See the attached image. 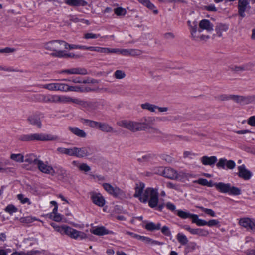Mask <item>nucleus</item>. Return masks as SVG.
Masks as SVG:
<instances>
[{
	"mask_svg": "<svg viewBox=\"0 0 255 255\" xmlns=\"http://www.w3.org/2000/svg\"><path fill=\"white\" fill-rule=\"evenodd\" d=\"M145 185L143 182L136 183L134 197L143 203H148L150 208L156 207L159 202L158 189L152 187L145 189Z\"/></svg>",
	"mask_w": 255,
	"mask_h": 255,
	"instance_id": "f257e3e1",
	"label": "nucleus"
},
{
	"mask_svg": "<svg viewBox=\"0 0 255 255\" xmlns=\"http://www.w3.org/2000/svg\"><path fill=\"white\" fill-rule=\"evenodd\" d=\"M189 27L192 38L196 41H207L209 39L208 35L201 34L203 30H206L208 32L213 31L214 25L208 19H202L199 23V29H197V23L194 21L192 23L190 21L187 22Z\"/></svg>",
	"mask_w": 255,
	"mask_h": 255,
	"instance_id": "f03ea898",
	"label": "nucleus"
},
{
	"mask_svg": "<svg viewBox=\"0 0 255 255\" xmlns=\"http://www.w3.org/2000/svg\"><path fill=\"white\" fill-rule=\"evenodd\" d=\"M155 122L154 118L152 117H144L140 122H135L124 120L117 122V125L126 128L131 131L145 130L150 128Z\"/></svg>",
	"mask_w": 255,
	"mask_h": 255,
	"instance_id": "7ed1b4c3",
	"label": "nucleus"
},
{
	"mask_svg": "<svg viewBox=\"0 0 255 255\" xmlns=\"http://www.w3.org/2000/svg\"><path fill=\"white\" fill-rule=\"evenodd\" d=\"M67 42L63 40H51L43 44L45 50L52 52V55L59 58L74 57L73 53H67L61 49L67 46Z\"/></svg>",
	"mask_w": 255,
	"mask_h": 255,
	"instance_id": "20e7f679",
	"label": "nucleus"
},
{
	"mask_svg": "<svg viewBox=\"0 0 255 255\" xmlns=\"http://www.w3.org/2000/svg\"><path fill=\"white\" fill-rule=\"evenodd\" d=\"M38 100L45 103L68 104L79 103V99L65 95L60 94H40Z\"/></svg>",
	"mask_w": 255,
	"mask_h": 255,
	"instance_id": "39448f33",
	"label": "nucleus"
},
{
	"mask_svg": "<svg viewBox=\"0 0 255 255\" xmlns=\"http://www.w3.org/2000/svg\"><path fill=\"white\" fill-rule=\"evenodd\" d=\"M19 139L22 141H48L57 140L59 139V137L51 134L40 133L22 135Z\"/></svg>",
	"mask_w": 255,
	"mask_h": 255,
	"instance_id": "423d86ee",
	"label": "nucleus"
},
{
	"mask_svg": "<svg viewBox=\"0 0 255 255\" xmlns=\"http://www.w3.org/2000/svg\"><path fill=\"white\" fill-rule=\"evenodd\" d=\"M213 186H215L217 190L223 193H228L233 195H239L241 193V190L239 188L231 186L229 183H215Z\"/></svg>",
	"mask_w": 255,
	"mask_h": 255,
	"instance_id": "0eeeda50",
	"label": "nucleus"
},
{
	"mask_svg": "<svg viewBox=\"0 0 255 255\" xmlns=\"http://www.w3.org/2000/svg\"><path fill=\"white\" fill-rule=\"evenodd\" d=\"M114 53L125 56H138L142 54L141 50L136 49L106 48V54Z\"/></svg>",
	"mask_w": 255,
	"mask_h": 255,
	"instance_id": "6e6552de",
	"label": "nucleus"
},
{
	"mask_svg": "<svg viewBox=\"0 0 255 255\" xmlns=\"http://www.w3.org/2000/svg\"><path fill=\"white\" fill-rule=\"evenodd\" d=\"M36 165L40 171L43 173L54 176L56 172L54 168L47 162H43L42 160H36Z\"/></svg>",
	"mask_w": 255,
	"mask_h": 255,
	"instance_id": "1a4fd4ad",
	"label": "nucleus"
},
{
	"mask_svg": "<svg viewBox=\"0 0 255 255\" xmlns=\"http://www.w3.org/2000/svg\"><path fill=\"white\" fill-rule=\"evenodd\" d=\"M65 234L75 239H79L82 240L87 238L86 234L84 232L78 231L69 226H67Z\"/></svg>",
	"mask_w": 255,
	"mask_h": 255,
	"instance_id": "9d476101",
	"label": "nucleus"
},
{
	"mask_svg": "<svg viewBox=\"0 0 255 255\" xmlns=\"http://www.w3.org/2000/svg\"><path fill=\"white\" fill-rule=\"evenodd\" d=\"M216 166L219 169L232 170L235 167L236 163L233 160H228L225 158H222L218 160Z\"/></svg>",
	"mask_w": 255,
	"mask_h": 255,
	"instance_id": "9b49d317",
	"label": "nucleus"
},
{
	"mask_svg": "<svg viewBox=\"0 0 255 255\" xmlns=\"http://www.w3.org/2000/svg\"><path fill=\"white\" fill-rule=\"evenodd\" d=\"M103 187L109 194L114 196L120 197L124 195L123 190L117 187H113L109 183L103 184Z\"/></svg>",
	"mask_w": 255,
	"mask_h": 255,
	"instance_id": "f8f14e48",
	"label": "nucleus"
},
{
	"mask_svg": "<svg viewBox=\"0 0 255 255\" xmlns=\"http://www.w3.org/2000/svg\"><path fill=\"white\" fill-rule=\"evenodd\" d=\"M239 224L247 230H251L255 232V221L254 220L247 217L242 218L239 220Z\"/></svg>",
	"mask_w": 255,
	"mask_h": 255,
	"instance_id": "ddd939ff",
	"label": "nucleus"
},
{
	"mask_svg": "<svg viewBox=\"0 0 255 255\" xmlns=\"http://www.w3.org/2000/svg\"><path fill=\"white\" fill-rule=\"evenodd\" d=\"M59 74L67 75L73 74L86 75L87 71L86 69L81 67H73L69 69H64L59 72Z\"/></svg>",
	"mask_w": 255,
	"mask_h": 255,
	"instance_id": "4468645a",
	"label": "nucleus"
},
{
	"mask_svg": "<svg viewBox=\"0 0 255 255\" xmlns=\"http://www.w3.org/2000/svg\"><path fill=\"white\" fill-rule=\"evenodd\" d=\"M90 198L92 202L96 205L102 207L105 204V200L104 197L100 193L95 192H91Z\"/></svg>",
	"mask_w": 255,
	"mask_h": 255,
	"instance_id": "2eb2a0df",
	"label": "nucleus"
},
{
	"mask_svg": "<svg viewBox=\"0 0 255 255\" xmlns=\"http://www.w3.org/2000/svg\"><path fill=\"white\" fill-rule=\"evenodd\" d=\"M182 227L192 235L206 237L209 234L208 231L207 230L201 228H191L189 225H184L182 226Z\"/></svg>",
	"mask_w": 255,
	"mask_h": 255,
	"instance_id": "dca6fc26",
	"label": "nucleus"
},
{
	"mask_svg": "<svg viewBox=\"0 0 255 255\" xmlns=\"http://www.w3.org/2000/svg\"><path fill=\"white\" fill-rule=\"evenodd\" d=\"M238 175L245 180H249L252 176V173L248 170L244 164L238 167Z\"/></svg>",
	"mask_w": 255,
	"mask_h": 255,
	"instance_id": "f3484780",
	"label": "nucleus"
},
{
	"mask_svg": "<svg viewBox=\"0 0 255 255\" xmlns=\"http://www.w3.org/2000/svg\"><path fill=\"white\" fill-rule=\"evenodd\" d=\"M90 154V149L88 147L81 148L75 147V156L78 158H83Z\"/></svg>",
	"mask_w": 255,
	"mask_h": 255,
	"instance_id": "a211bd4d",
	"label": "nucleus"
},
{
	"mask_svg": "<svg viewBox=\"0 0 255 255\" xmlns=\"http://www.w3.org/2000/svg\"><path fill=\"white\" fill-rule=\"evenodd\" d=\"M200 160L203 165L213 166L218 160L215 156H203L200 158Z\"/></svg>",
	"mask_w": 255,
	"mask_h": 255,
	"instance_id": "6ab92c4d",
	"label": "nucleus"
},
{
	"mask_svg": "<svg viewBox=\"0 0 255 255\" xmlns=\"http://www.w3.org/2000/svg\"><path fill=\"white\" fill-rule=\"evenodd\" d=\"M231 100L240 104H247L251 102L252 98L251 97H245L243 96L231 95Z\"/></svg>",
	"mask_w": 255,
	"mask_h": 255,
	"instance_id": "aec40b11",
	"label": "nucleus"
},
{
	"mask_svg": "<svg viewBox=\"0 0 255 255\" xmlns=\"http://www.w3.org/2000/svg\"><path fill=\"white\" fill-rule=\"evenodd\" d=\"M229 28L227 23H218L215 26V31L218 37H221L223 33L227 32Z\"/></svg>",
	"mask_w": 255,
	"mask_h": 255,
	"instance_id": "412c9836",
	"label": "nucleus"
},
{
	"mask_svg": "<svg viewBox=\"0 0 255 255\" xmlns=\"http://www.w3.org/2000/svg\"><path fill=\"white\" fill-rule=\"evenodd\" d=\"M96 128L107 133H114L116 132L114 128L106 123L98 122Z\"/></svg>",
	"mask_w": 255,
	"mask_h": 255,
	"instance_id": "4be33fe9",
	"label": "nucleus"
},
{
	"mask_svg": "<svg viewBox=\"0 0 255 255\" xmlns=\"http://www.w3.org/2000/svg\"><path fill=\"white\" fill-rule=\"evenodd\" d=\"M144 225L143 227L148 231H153L154 230H159L160 229L161 225L160 223L155 224L152 222H148L144 221L143 222Z\"/></svg>",
	"mask_w": 255,
	"mask_h": 255,
	"instance_id": "5701e85b",
	"label": "nucleus"
},
{
	"mask_svg": "<svg viewBox=\"0 0 255 255\" xmlns=\"http://www.w3.org/2000/svg\"><path fill=\"white\" fill-rule=\"evenodd\" d=\"M91 232L94 235L98 236H103L113 233L112 231L108 230L103 226L97 227L95 229L91 230Z\"/></svg>",
	"mask_w": 255,
	"mask_h": 255,
	"instance_id": "b1692460",
	"label": "nucleus"
},
{
	"mask_svg": "<svg viewBox=\"0 0 255 255\" xmlns=\"http://www.w3.org/2000/svg\"><path fill=\"white\" fill-rule=\"evenodd\" d=\"M163 176L170 179H175L176 177V171L171 168H164L163 171Z\"/></svg>",
	"mask_w": 255,
	"mask_h": 255,
	"instance_id": "393cba45",
	"label": "nucleus"
},
{
	"mask_svg": "<svg viewBox=\"0 0 255 255\" xmlns=\"http://www.w3.org/2000/svg\"><path fill=\"white\" fill-rule=\"evenodd\" d=\"M65 3L71 6H85L87 2L84 0H64Z\"/></svg>",
	"mask_w": 255,
	"mask_h": 255,
	"instance_id": "a878e982",
	"label": "nucleus"
},
{
	"mask_svg": "<svg viewBox=\"0 0 255 255\" xmlns=\"http://www.w3.org/2000/svg\"><path fill=\"white\" fill-rule=\"evenodd\" d=\"M195 177V175L190 173H187L184 171H180L178 173L176 171V177L175 180L182 181L184 179H188L190 178H193Z\"/></svg>",
	"mask_w": 255,
	"mask_h": 255,
	"instance_id": "bb28decb",
	"label": "nucleus"
},
{
	"mask_svg": "<svg viewBox=\"0 0 255 255\" xmlns=\"http://www.w3.org/2000/svg\"><path fill=\"white\" fill-rule=\"evenodd\" d=\"M68 128L73 134L78 137L85 138L87 136L86 133L84 130L80 129L77 127H69Z\"/></svg>",
	"mask_w": 255,
	"mask_h": 255,
	"instance_id": "cd10ccee",
	"label": "nucleus"
},
{
	"mask_svg": "<svg viewBox=\"0 0 255 255\" xmlns=\"http://www.w3.org/2000/svg\"><path fill=\"white\" fill-rule=\"evenodd\" d=\"M57 151L59 154H65L70 156H75V147L72 148L58 147Z\"/></svg>",
	"mask_w": 255,
	"mask_h": 255,
	"instance_id": "c85d7f7f",
	"label": "nucleus"
},
{
	"mask_svg": "<svg viewBox=\"0 0 255 255\" xmlns=\"http://www.w3.org/2000/svg\"><path fill=\"white\" fill-rule=\"evenodd\" d=\"M27 121L30 124L36 126L39 128H41L42 126L40 118L36 115H33L30 116L28 118Z\"/></svg>",
	"mask_w": 255,
	"mask_h": 255,
	"instance_id": "c756f323",
	"label": "nucleus"
},
{
	"mask_svg": "<svg viewBox=\"0 0 255 255\" xmlns=\"http://www.w3.org/2000/svg\"><path fill=\"white\" fill-rule=\"evenodd\" d=\"M138 1L143 4L144 6L147 7L150 10H153L154 14L158 13V10L156 9L155 5L152 3L149 0H138Z\"/></svg>",
	"mask_w": 255,
	"mask_h": 255,
	"instance_id": "7c9ffc66",
	"label": "nucleus"
},
{
	"mask_svg": "<svg viewBox=\"0 0 255 255\" xmlns=\"http://www.w3.org/2000/svg\"><path fill=\"white\" fill-rule=\"evenodd\" d=\"M137 239L138 240L142 241V242L148 244L159 245L161 244L159 241L153 240L149 237L144 236H140L139 235H138Z\"/></svg>",
	"mask_w": 255,
	"mask_h": 255,
	"instance_id": "2f4dec72",
	"label": "nucleus"
},
{
	"mask_svg": "<svg viewBox=\"0 0 255 255\" xmlns=\"http://www.w3.org/2000/svg\"><path fill=\"white\" fill-rule=\"evenodd\" d=\"M250 9L251 6L249 3L248 5H246L244 7L238 10L239 15L242 18H244L246 16V13L249 15H251V13L250 12Z\"/></svg>",
	"mask_w": 255,
	"mask_h": 255,
	"instance_id": "473e14b6",
	"label": "nucleus"
},
{
	"mask_svg": "<svg viewBox=\"0 0 255 255\" xmlns=\"http://www.w3.org/2000/svg\"><path fill=\"white\" fill-rule=\"evenodd\" d=\"M106 36H101L100 34L94 33L92 32H86L83 35V38L86 40L95 39L99 38H104Z\"/></svg>",
	"mask_w": 255,
	"mask_h": 255,
	"instance_id": "72a5a7b5",
	"label": "nucleus"
},
{
	"mask_svg": "<svg viewBox=\"0 0 255 255\" xmlns=\"http://www.w3.org/2000/svg\"><path fill=\"white\" fill-rule=\"evenodd\" d=\"M142 109L147 110L151 112H156L157 106L149 103H145L141 105Z\"/></svg>",
	"mask_w": 255,
	"mask_h": 255,
	"instance_id": "f704fd0d",
	"label": "nucleus"
},
{
	"mask_svg": "<svg viewBox=\"0 0 255 255\" xmlns=\"http://www.w3.org/2000/svg\"><path fill=\"white\" fill-rule=\"evenodd\" d=\"M194 183H198L203 186H206L207 187H211L214 186V184L211 181H208L206 179L200 178L197 180L193 181Z\"/></svg>",
	"mask_w": 255,
	"mask_h": 255,
	"instance_id": "c9c22d12",
	"label": "nucleus"
},
{
	"mask_svg": "<svg viewBox=\"0 0 255 255\" xmlns=\"http://www.w3.org/2000/svg\"><path fill=\"white\" fill-rule=\"evenodd\" d=\"M176 239L177 241L182 245L187 244L188 242L187 237L183 233H179L176 235Z\"/></svg>",
	"mask_w": 255,
	"mask_h": 255,
	"instance_id": "e433bc0d",
	"label": "nucleus"
},
{
	"mask_svg": "<svg viewBox=\"0 0 255 255\" xmlns=\"http://www.w3.org/2000/svg\"><path fill=\"white\" fill-rule=\"evenodd\" d=\"M50 225L55 230V231L59 232L62 234H65L66 228H67V226L63 225L60 226L57 225L55 223H51Z\"/></svg>",
	"mask_w": 255,
	"mask_h": 255,
	"instance_id": "4c0bfd02",
	"label": "nucleus"
},
{
	"mask_svg": "<svg viewBox=\"0 0 255 255\" xmlns=\"http://www.w3.org/2000/svg\"><path fill=\"white\" fill-rule=\"evenodd\" d=\"M17 198L21 204H27L28 205H30L31 204L30 199L25 197V195L22 194H18L17 195Z\"/></svg>",
	"mask_w": 255,
	"mask_h": 255,
	"instance_id": "58836bf2",
	"label": "nucleus"
},
{
	"mask_svg": "<svg viewBox=\"0 0 255 255\" xmlns=\"http://www.w3.org/2000/svg\"><path fill=\"white\" fill-rule=\"evenodd\" d=\"M176 212L177 216L183 219L189 218L191 214L189 212L184 211L181 210H176Z\"/></svg>",
	"mask_w": 255,
	"mask_h": 255,
	"instance_id": "ea45409f",
	"label": "nucleus"
},
{
	"mask_svg": "<svg viewBox=\"0 0 255 255\" xmlns=\"http://www.w3.org/2000/svg\"><path fill=\"white\" fill-rule=\"evenodd\" d=\"M4 211L10 215H12L17 212L18 209L14 205L9 204L5 207Z\"/></svg>",
	"mask_w": 255,
	"mask_h": 255,
	"instance_id": "a19ab883",
	"label": "nucleus"
},
{
	"mask_svg": "<svg viewBox=\"0 0 255 255\" xmlns=\"http://www.w3.org/2000/svg\"><path fill=\"white\" fill-rule=\"evenodd\" d=\"M200 246L198 245L195 242H190L186 247V249L188 252H193L195 250H199Z\"/></svg>",
	"mask_w": 255,
	"mask_h": 255,
	"instance_id": "79ce46f5",
	"label": "nucleus"
},
{
	"mask_svg": "<svg viewBox=\"0 0 255 255\" xmlns=\"http://www.w3.org/2000/svg\"><path fill=\"white\" fill-rule=\"evenodd\" d=\"M49 218L55 222H66V220L64 218L63 216L59 213L51 216Z\"/></svg>",
	"mask_w": 255,
	"mask_h": 255,
	"instance_id": "37998d69",
	"label": "nucleus"
},
{
	"mask_svg": "<svg viewBox=\"0 0 255 255\" xmlns=\"http://www.w3.org/2000/svg\"><path fill=\"white\" fill-rule=\"evenodd\" d=\"M10 158L16 162H24V156L21 154H11Z\"/></svg>",
	"mask_w": 255,
	"mask_h": 255,
	"instance_id": "c03bdc74",
	"label": "nucleus"
},
{
	"mask_svg": "<svg viewBox=\"0 0 255 255\" xmlns=\"http://www.w3.org/2000/svg\"><path fill=\"white\" fill-rule=\"evenodd\" d=\"M36 220H37L36 217L32 216L24 217L20 219V221L21 223L27 224L32 223Z\"/></svg>",
	"mask_w": 255,
	"mask_h": 255,
	"instance_id": "a18cd8bd",
	"label": "nucleus"
},
{
	"mask_svg": "<svg viewBox=\"0 0 255 255\" xmlns=\"http://www.w3.org/2000/svg\"><path fill=\"white\" fill-rule=\"evenodd\" d=\"M83 104L89 111L95 110L97 108L98 104L96 102H85Z\"/></svg>",
	"mask_w": 255,
	"mask_h": 255,
	"instance_id": "49530a36",
	"label": "nucleus"
},
{
	"mask_svg": "<svg viewBox=\"0 0 255 255\" xmlns=\"http://www.w3.org/2000/svg\"><path fill=\"white\" fill-rule=\"evenodd\" d=\"M55 91L65 92L66 84L64 83H55Z\"/></svg>",
	"mask_w": 255,
	"mask_h": 255,
	"instance_id": "de8ad7c7",
	"label": "nucleus"
},
{
	"mask_svg": "<svg viewBox=\"0 0 255 255\" xmlns=\"http://www.w3.org/2000/svg\"><path fill=\"white\" fill-rule=\"evenodd\" d=\"M114 76L117 79H122L125 77L126 73L123 70H118L114 72Z\"/></svg>",
	"mask_w": 255,
	"mask_h": 255,
	"instance_id": "09e8293b",
	"label": "nucleus"
},
{
	"mask_svg": "<svg viewBox=\"0 0 255 255\" xmlns=\"http://www.w3.org/2000/svg\"><path fill=\"white\" fill-rule=\"evenodd\" d=\"M231 69L236 72H240L247 69V66L245 65L242 66H233L231 67Z\"/></svg>",
	"mask_w": 255,
	"mask_h": 255,
	"instance_id": "8fccbe9b",
	"label": "nucleus"
},
{
	"mask_svg": "<svg viewBox=\"0 0 255 255\" xmlns=\"http://www.w3.org/2000/svg\"><path fill=\"white\" fill-rule=\"evenodd\" d=\"M198 208L200 209L202 211L208 214L211 217H215L216 213L211 209L206 208L202 206L198 207Z\"/></svg>",
	"mask_w": 255,
	"mask_h": 255,
	"instance_id": "3c124183",
	"label": "nucleus"
},
{
	"mask_svg": "<svg viewBox=\"0 0 255 255\" xmlns=\"http://www.w3.org/2000/svg\"><path fill=\"white\" fill-rule=\"evenodd\" d=\"M82 90L79 86H69V85L66 84V86L65 87V92H67L68 91H75V92H79L82 91Z\"/></svg>",
	"mask_w": 255,
	"mask_h": 255,
	"instance_id": "603ef678",
	"label": "nucleus"
},
{
	"mask_svg": "<svg viewBox=\"0 0 255 255\" xmlns=\"http://www.w3.org/2000/svg\"><path fill=\"white\" fill-rule=\"evenodd\" d=\"M98 122L88 120V119H84L83 120V123L86 125H88L92 128H97Z\"/></svg>",
	"mask_w": 255,
	"mask_h": 255,
	"instance_id": "864d4df0",
	"label": "nucleus"
},
{
	"mask_svg": "<svg viewBox=\"0 0 255 255\" xmlns=\"http://www.w3.org/2000/svg\"><path fill=\"white\" fill-rule=\"evenodd\" d=\"M55 83H49L42 85V88L50 91H55Z\"/></svg>",
	"mask_w": 255,
	"mask_h": 255,
	"instance_id": "5fc2aeb1",
	"label": "nucleus"
},
{
	"mask_svg": "<svg viewBox=\"0 0 255 255\" xmlns=\"http://www.w3.org/2000/svg\"><path fill=\"white\" fill-rule=\"evenodd\" d=\"M67 46H64L65 49H81L83 50L84 45H75V44H69L67 43Z\"/></svg>",
	"mask_w": 255,
	"mask_h": 255,
	"instance_id": "6e6d98bb",
	"label": "nucleus"
},
{
	"mask_svg": "<svg viewBox=\"0 0 255 255\" xmlns=\"http://www.w3.org/2000/svg\"><path fill=\"white\" fill-rule=\"evenodd\" d=\"M115 13L118 16H124L126 14V10L122 7H118L114 9Z\"/></svg>",
	"mask_w": 255,
	"mask_h": 255,
	"instance_id": "4d7b16f0",
	"label": "nucleus"
},
{
	"mask_svg": "<svg viewBox=\"0 0 255 255\" xmlns=\"http://www.w3.org/2000/svg\"><path fill=\"white\" fill-rule=\"evenodd\" d=\"M36 160H39L33 154H31L26 157L25 162H27L30 163H34L36 164Z\"/></svg>",
	"mask_w": 255,
	"mask_h": 255,
	"instance_id": "13d9d810",
	"label": "nucleus"
},
{
	"mask_svg": "<svg viewBox=\"0 0 255 255\" xmlns=\"http://www.w3.org/2000/svg\"><path fill=\"white\" fill-rule=\"evenodd\" d=\"M207 226L209 227L220 226V222L216 219H211L207 221Z\"/></svg>",
	"mask_w": 255,
	"mask_h": 255,
	"instance_id": "bf43d9fd",
	"label": "nucleus"
},
{
	"mask_svg": "<svg viewBox=\"0 0 255 255\" xmlns=\"http://www.w3.org/2000/svg\"><path fill=\"white\" fill-rule=\"evenodd\" d=\"M161 231L163 234L166 236H171V232L169 229V228L166 226H164L162 228H160Z\"/></svg>",
	"mask_w": 255,
	"mask_h": 255,
	"instance_id": "052dcab7",
	"label": "nucleus"
},
{
	"mask_svg": "<svg viewBox=\"0 0 255 255\" xmlns=\"http://www.w3.org/2000/svg\"><path fill=\"white\" fill-rule=\"evenodd\" d=\"M197 155L196 154L189 151H185L183 153V157L184 158H189L192 159L194 157Z\"/></svg>",
	"mask_w": 255,
	"mask_h": 255,
	"instance_id": "680f3d73",
	"label": "nucleus"
},
{
	"mask_svg": "<svg viewBox=\"0 0 255 255\" xmlns=\"http://www.w3.org/2000/svg\"><path fill=\"white\" fill-rule=\"evenodd\" d=\"M249 0H239L238 1V10L240 9L241 8L244 7L246 5H248V3H249Z\"/></svg>",
	"mask_w": 255,
	"mask_h": 255,
	"instance_id": "e2e57ef3",
	"label": "nucleus"
},
{
	"mask_svg": "<svg viewBox=\"0 0 255 255\" xmlns=\"http://www.w3.org/2000/svg\"><path fill=\"white\" fill-rule=\"evenodd\" d=\"M79 170L82 171L88 172L91 170V168L87 164L81 163Z\"/></svg>",
	"mask_w": 255,
	"mask_h": 255,
	"instance_id": "0e129e2a",
	"label": "nucleus"
},
{
	"mask_svg": "<svg viewBox=\"0 0 255 255\" xmlns=\"http://www.w3.org/2000/svg\"><path fill=\"white\" fill-rule=\"evenodd\" d=\"M166 186L168 188L175 189L176 190H178L179 189V186L178 185L174 184L170 182L167 183Z\"/></svg>",
	"mask_w": 255,
	"mask_h": 255,
	"instance_id": "69168bd1",
	"label": "nucleus"
},
{
	"mask_svg": "<svg viewBox=\"0 0 255 255\" xmlns=\"http://www.w3.org/2000/svg\"><path fill=\"white\" fill-rule=\"evenodd\" d=\"M218 99L220 101H227L231 100V95L223 94L217 97Z\"/></svg>",
	"mask_w": 255,
	"mask_h": 255,
	"instance_id": "338daca9",
	"label": "nucleus"
},
{
	"mask_svg": "<svg viewBox=\"0 0 255 255\" xmlns=\"http://www.w3.org/2000/svg\"><path fill=\"white\" fill-rule=\"evenodd\" d=\"M247 123L253 127H255V116L250 117L247 121Z\"/></svg>",
	"mask_w": 255,
	"mask_h": 255,
	"instance_id": "774afa93",
	"label": "nucleus"
}]
</instances>
